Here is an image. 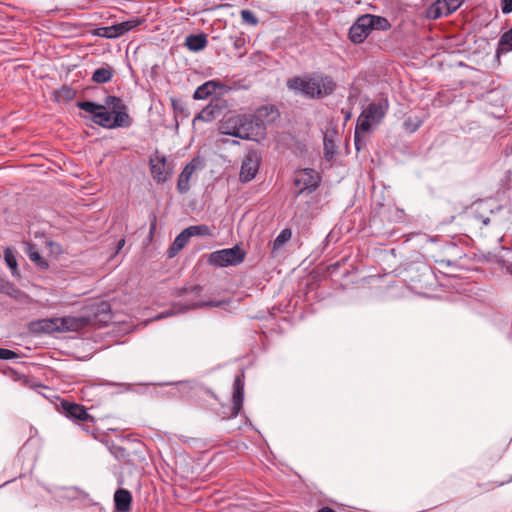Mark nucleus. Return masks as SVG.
Returning a JSON list of instances; mask_svg holds the SVG:
<instances>
[{"label":"nucleus","instance_id":"f257e3e1","mask_svg":"<svg viewBox=\"0 0 512 512\" xmlns=\"http://www.w3.org/2000/svg\"><path fill=\"white\" fill-rule=\"evenodd\" d=\"M280 117L275 105L267 104L258 107L253 113L226 115L219 124V132L243 140L259 142L266 136L268 123Z\"/></svg>","mask_w":512,"mask_h":512},{"label":"nucleus","instance_id":"f03ea898","mask_svg":"<svg viewBox=\"0 0 512 512\" xmlns=\"http://www.w3.org/2000/svg\"><path fill=\"white\" fill-rule=\"evenodd\" d=\"M77 107L91 114L93 123L106 129L128 128L132 124L126 105L117 96L108 95L104 99V104L80 101L77 102Z\"/></svg>","mask_w":512,"mask_h":512},{"label":"nucleus","instance_id":"7ed1b4c3","mask_svg":"<svg viewBox=\"0 0 512 512\" xmlns=\"http://www.w3.org/2000/svg\"><path fill=\"white\" fill-rule=\"evenodd\" d=\"M287 87L308 98L319 99L331 95L336 89V83L331 76L317 73L288 79Z\"/></svg>","mask_w":512,"mask_h":512},{"label":"nucleus","instance_id":"20e7f679","mask_svg":"<svg viewBox=\"0 0 512 512\" xmlns=\"http://www.w3.org/2000/svg\"><path fill=\"white\" fill-rule=\"evenodd\" d=\"M389 109V103L387 99H382L378 102L370 103L359 115L357 124L355 127V146L357 150L360 149L362 138L370 132L372 126L381 123Z\"/></svg>","mask_w":512,"mask_h":512},{"label":"nucleus","instance_id":"39448f33","mask_svg":"<svg viewBox=\"0 0 512 512\" xmlns=\"http://www.w3.org/2000/svg\"><path fill=\"white\" fill-rule=\"evenodd\" d=\"M60 410L67 418L79 423L86 433L94 435L93 424L95 419L87 412V409L83 405L68 400H62Z\"/></svg>","mask_w":512,"mask_h":512},{"label":"nucleus","instance_id":"423d86ee","mask_svg":"<svg viewBox=\"0 0 512 512\" xmlns=\"http://www.w3.org/2000/svg\"><path fill=\"white\" fill-rule=\"evenodd\" d=\"M320 173L311 168L298 169L294 173V184L299 189L295 192V196L301 194H310L314 192L320 185Z\"/></svg>","mask_w":512,"mask_h":512},{"label":"nucleus","instance_id":"0eeeda50","mask_svg":"<svg viewBox=\"0 0 512 512\" xmlns=\"http://www.w3.org/2000/svg\"><path fill=\"white\" fill-rule=\"evenodd\" d=\"M245 252L238 246L214 251L209 255V264L216 267L236 266L245 259Z\"/></svg>","mask_w":512,"mask_h":512},{"label":"nucleus","instance_id":"6e6552de","mask_svg":"<svg viewBox=\"0 0 512 512\" xmlns=\"http://www.w3.org/2000/svg\"><path fill=\"white\" fill-rule=\"evenodd\" d=\"M144 22L145 19L143 18H132L111 26L99 27L96 29L95 35L107 39H115L135 29Z\"/></svg>","mask_w":512,"mask_h":512},{"label":"nucleus","instance_id":"1a4fd4ad","mask_svg":"<svg viewBox=\"0 0 512 512\" xmlns=\"http://www.w3.org/2000/svg\"><path fill=\"white\" fill-rule=\"evenodd\" d=\"M50 324L54 325V328L58 331H80L84 328H86L88 325L91 324L92 319L89 317H76V316H67L63 318L54 319L51 321H48Z\"/></svg>","mask_w":512,"mask_h":512},{"label":"nucleus","instance_id":"9d476101","mask_svg":"<svg viewBox=\"0 0 512 512\" xmlns=\"http://www.w3.org/2000/svg\"><path fill=\"white\" fill-rule=\"evenodd\" d=\"M372 32L367 14L360 16L349 29V39L355 44L363 43Z\"/></svg>","mask_w":512,"mask_h":512},{"label":"nucleus","instance_id":"9b49d317","mask_svg":"<svg viewBox=\"0 0 512 512\" xmlns=\"http://www.w3.org/2000/svg\"><path fill=\"white\" fill-rule=\"evenodd\" d=\"M244 386V373H240L235 377L233 383L232 408L230 413L231 418L237 417L242 409L244 400Z\"/></svg>","mask_w":512,"mask_h":512},{"label":"nucleus","instance_id":"f8f14e48","mask_svg":"<svg viewBox=\"0 0 512 512\" xmlns=\"http://www.w3.org/2000/svg\"><path fill=\"white\" fill-rule=\"evenodd\" d=\"M153 179L158 183L166 182L172 175V162H149Z\"/></svg>","mask_w":512,"mask_h":512},{"label":"nucleus","instance_id":"ddd939ff","mask_svg":"<svg viewBox=\"0 0 512 512\" xmlns=\"http://www.w3.org/2000/svg\"><path fill=\"white\" fill-rule=\"evenodd\" d=\"M132 495L127 489H118L114 494L115 512H129L131 509Z\"/></svg>","mask_w":512,"mask_h":512},{"label":"nucleus","instance_id":"4468645a","mask_svg":"<svg viewBox=\"0 0 512 512\" xmlns=\"http://www.w3.org/2000/svg\"><path fill=\"white\" fill-rule=\"evenodd\" d=\"M184 44L192 52L202 51L208 45L207 35L205 33L190 34L185 38Z\"/></svg>","mask_w":512,"mask_h":512},{"label":"nucleus","instance_id":"2eb2a0df","mask_svg":"<svg viewBox=\"0 0 512 512\" xmlns=\"http://www.w3.org/2000/svg\"><path fill=\"white\" fill-rule=\"evenodd\" d=\"M450 15V10L445 4V0H436L426 9V17L436 20Z\"/></svg>","mask_w":512,"mask_h":512},{"label":"nucleus","instance_id":"dca6fc26","mask_svg":"<svg viewBox=\"0 0 512 512\" xmlns=\"http://www.w3.org/2000/svg\"><path fill=\"white\" fill-rule=\"evenodd\" d=\"M259 170V162H242L239 179L243 183L251 181Z\"/></svg>","mask_w":512,"mask_h":512},{"label":"nucleus","instance_id":"f3484780","mask_svg":"<svg viewBox=\"0 0 512 512\" xmlns=\"http://www.w3.org/2000/svg\"><path fill=\"white\" fill-rule=\"evenodd\" d=\"M195 169L196 166L190 162L181 172L177 183V187L180 193H186L189 190V180Z\"/></svg>","mask_w":512,"mask_h":512},{"label":"nucleus","instance_id":"a211bd4d","mask_svg":"<svg viewBox=\"0 0 512 512\" xmlns=\"http://www.w3.org/2000/svg\"><path fill=\"white\" fill-rule=\"evenodd\" d=\"M190 237L184 229L169 247L167 253L170 258L175 257L188 243Z\"/></svg>","mask_w":512,"mask_h":512},{"label":"nucleus","instance_id":"6ab92c4d","mask_svg":"<svg viewBox=\"0 0 512 512\" xmlns=\"http://www.w3.org/2000/svg\"><path fill=\"white\" fill-rule=\"evenodd\" d=\"M113 77V70L111 67H101L96 69L92 74V81L98 84L109 82Z\"/></svg>","mask_w":512,"mask_h":512},{"label":"nucleus","instance_id":"aec40b11","mask_svg":"<svg viewBox=\"0 0 512 512\" xmlns=\"http://www.w3.org/2000/svg\"><path fill=\"white\" fill-rule=\"evenodd\" d=\"M369 24L371 25L372 31H387L391 28L390 22L382 16L367 14Z\"/></svg>","mask_w":512,"mask_h":512},{"label":"nucleus","instance_id":"412c9836","mask_svg":"<svg viewBox=\"0 0 512 512\" xmlns=\"http://www.w3.org/2000/svg\"><path fill=\"white\" fill-rule=\"evenodd\" d=\"M215 89V83L213 81H208L202 85H200L194 92V99L203 100L210 96Z\"/></svg>","mask_w":512,"mask_h":512},{"label":"nucleus","instance_id":"4be33fe9","mask_svg":"<svg viewBox=\"0 0 512 512\" xmlns=\"http://www.w3.org/2000/svg\"><path fill=\"white\" fill-rule=\"evenodd\" d=\"M27 255L29 259L34 262L39 268L47 269L48 262L40 255V253L34 249L31 244H27Z\"/></svg>","mask_w":512,"mask_h":512},{"label":"nucleus","instance_id":"5701e85b","mask_svg":"<svg viewBox=\"0 0 512 512\" xmlns=\"http://www.w3.org/2000/svg\"><path fill=\"white\" fill-rule=\"evenodd\" d=\"M4 260L11 270L12 276L19 277L18 264L14 251L10 248L4 250Z\"/></svg>","mask_w":512,"mask_h":512},{"label":"nucleus","instance_id":"b1692460","mask_svg":"<svg viewBox=\"0 0 512 512\" xmlns=\"http://www.w3.org/2000/svg\"><path fill=\"white\" fill-rule=\"evenodd\" d=\"M110 312H111L110 304L106 301H101L95 309L94 318L101 317L99 320L101 322L106 323L110 320Z\"/></svg>","mask_w":512,"mask_h":512},{"label":"nucleus","instance_id":"393cba45","mask_svg":"<svg viewBox=\"0 0 512 512\" xmlns=\"http://www.w3.org/2000/svg\"><path fill=\"white\" fill-rule=\"evenodd\" d=\"M185 230L190 238L194 236H212V229L207 225H193Z\"/></svg>","mask_w":512,"mask_h":512},{"label":"nucleus","instance_id":"a878e982","mask_svg":"<svg viewBox=\"0 0 512 512\" xmlns=\"http://www.w3.org/2000/svg\"><path fill=\"white\" fill-rule=\"evenodd\" d=\"M323 144L326 160L332 159L336 152V144L334 140L330 138L327 134H325L323 138Z\"/></svg>","mask_w":512,"mask_h":512},{"label":"nucleus","instance_id":"bb28decb","mask_svg":"<svg viewBox=\"0 0 512 512\" xmlns=\"http://www.w3.org/2000/svg\"><path fill=\"white\" fill-rule=\"evenodd\" d=\"M292 232L290 229H283L273 242V250L279 249L282 245L291 239Z\"/></svg>","mask_w":512,"mask_h":512},{"label":"nucleus","instance_id":"cd10ccee","mask_svg":"<svg viewBox=\"0 0 512 512\" xmlns=\"http://www.w3.org/2000/svg\"><path fill=\"white\" fill-rule=\"evenodd\" d=\"M422 125V120L418 117H409L403 122V127L406 132L414 133Z\"/></svg>","mask_w":512,"mask_h":512},{"label":"nucleus","instance_id":"c85d7f7f","mask_svg":"<svg viewBox=\"0 0 512 512\" xmlns=\"http://www.w3.org/2000/svg\"><path fill=\"white\" fill-rule=\"evenodd\" d=\"M499 49L502 51L512 50V28L506 31L499 39Z\"/></svg>","mask_w":512,"mask_h":512},{"label":"nucleus","instance_id":"c756f323","mask_svg":"<svg viewBox=\"0 0 512 512\" xmlns=\"http://www.w3.org/2000/svg\"><path fill=\"white\" fill-rule=\"evenodd\" d=\"M0 292L5 293L10 296H16L19 293L18 289H16L10 282L8 281H0Z\"/></svg>","mask_w":512,"mask_h":512},{"label":"nucleus","instance_id":"7c9ffc66","mask_svg":"<svg viewBox=\"0 0 512 512\" xmlns=\"http://www.w3.org/2000/svg\"><path fill=\"white\" fill-rule=\"evenodd\" d=\"M241 18L244 22L249 23L251 25H256L258 23L257 18L250 10H242Z\"/></svg>","mask_w":512,"mask_h":512},{"label":"nucleus","instance_id":"2f4dec72","mask_svg":"<svg viewBox=\"0 0 512 512\" xmlns=\"http://www.w3.org/2000/svg\"><path fill=\"white\" fill-rule=\"evenodd\" d=\"M222 304L221 301H210V302H194L186 307V309H195L204 306L218 307Z\"/></svg>","mask_w":512,"mask_h":512},{"label":"nucleus","instance_id":"473e14b6","mask_svg":"<svg viewBox=\"0 0 512 512\" xmlns=\"http://www.w3.org/2000/svg\"><path fill=\"white\" fill-rule=\"evenodd\" d=\"M17 357H18V355L16 352H14L10 349L0 348V359L10 360V359H14Z\"/></svg>","mask_w":512,"mask_h":512},{"label":"nucleus","instance_id":"72a5a7b5","mask_svg":"<svg viewBox=\"0 0 512 512\" xmlns=\"http://www.w3.org/2000/svg\"><path fill=\"white\" fill-rule=\"evenodd\" d=\"M463 3V0H445V4L450 10V14L455 12Z\"/></svg>","mask_w":512,"mask_h":512},{"label":"nucleus","instance_id":"f704fd0d","mask_svg":"<svg viewBox=\"0 0 512 512\" xmlns=\"http://www.w3.org/2000/svg\"><path fill=\"white\" fill-rule=\"evenodd\" d=\"M500 6L503 14H509L512 12V0H501Z\"/></svg>","mask_w":512,"mask_h":512},{"label":"nucleus","instance_id":"c9c22d12","mask_svg":"<svg viewBox=\"0 0 512 512\" xmlns=\"http://www.w3.org/2000/svg\"><path fill=\"white\" fill-rule=\"evenodd\" d=\"M233 45L236 49H241L245 45V38L243 37H235Z\"/></svg>","mask_w":512,"mask_h":512},{"label":"nucleus","instance_id":"e433bc0d","mask_svg":"<svg viewBox=\"0 0 512 512\" xmlns=\"http://www.w3.org/2000/svg\"><path fill=\"white\" fill-rule=\"evenodd\" d=\"M211 114H212V109H210V107H206L205 109L202 110L200 117L205 118L206 116L208 117Z\"/></svg>","mask_w":512,"mask_h":512},{"label":"nucleus","instance_id":"4c0bfd02","mask_svg":"<svg viewBox=\"0 0 512 512\" xmlns=\"http://www.w3.org/2000/svg\"><path fill=\"white\" fill-rule=\"evenodd\" d=\"M124 245H125V239L122 238L117 243L116 253H119V251L123 248Z\"/></svg>","mask_w":512,"mask_h":512},{"label":"nucleus","instance_id":"58836bf2","mask_svg":"<svg viewBox=\"0 0 512 512\" xmlns=\"http://www.w3.org/2000/svg\"><path fill=\"white\" fill-rule=\"evenodd\" d=\"M200 291H201V288L199 286H194V287L190 288L191 294L199 295Z\"/></svg>","mask_w":512,"mask_h":512},{"label":"nucleus","instance_id":"ea45409f","mask_svg":"<svg viewBox=\"0 0 512 512\" xmlns=\"http://www.w3.org/2000/svg\"><path fill=\"white\" fill-rule=\"evenodd\" d=\"M156 228V216L153 215V221L151 223V226H150V232L152 233Z\"/></svg>","mask_w":512,"mask_h":512},{"label":"nucleus","instance_id":"a19ab883","mask_svg":"<svg viewBox=\"0 0 512 512\" xmlns=\"http://www.w3.org/2000/svg\"><path fill=\"white\" fill-rule=\"evenodd\" d=\"M505 155L506 157L512 156V143L506 148Z\"/></svg>","mask_w":512,"mask_h":512},{"label":"nucleus","instance_id":"79ce46f5","mask_svg":"<svg viewBox=\"0 0 512 512\" xmlns=\"http://www.w3.org/2000/svg\"><path fill=\"white\" fill-rule=\"evenodd\" d=\"M317 512H335L332 508L329 507H323L319 509Z\"/></svg>","mask_w":512,"mask_h":512},{"label":"nucleus","instance_id":"37998d69","mask_svg":"<svg viewBox=\"0 0 512 512\" xmlns=\"http://www.w3.org/2000/svg\"><path fill=\"white\" fill-rule=\"evenodd\" d=\"M177 103H178V101H177V100L172 99V105H173V107H174L175 109L178 107V104H177Z\"/></svg>","mask_w":512,"mask_h":512},{"label":"nucleus","instance_id":"c03bdc74","mask_svg":"<svg viewBox=\"0 0 512 512\" xmlns=\"http://www.w3.org/2000/svg\"><path fill=\"white\" fill-rule=\"evenodd\" d=\"M489 222H490V219H489V218H485V219H483V224H484V225H488V224H489Z\"/></svg>","mask_w":512,"mask_h":512}]
</instances>
